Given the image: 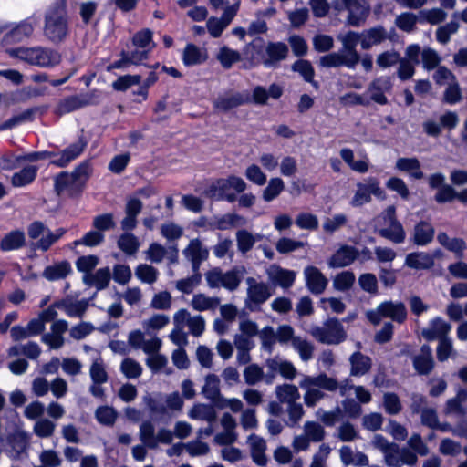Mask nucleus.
Returning <instances> with one entry per match:
<instances>
[{
    "label": "nucleus",
    "instance_id": "20e7f679",
    "mask_svg": "<svg viewBox=\"0 0 467 467\" xmlns=\"http://www.w3.org/2000/svg\"><path fill=\"white\" fill-rule=\"evenodd\" d=\"M377 230L379 235L395 244H403L406 240V231L397 219L396 208L388 206L378 217Z\"/></svg>",
    "mask_w": 467,
    "mask_h": 467
},
{
    "label": "nucleus",
    "instance_id": "6e6d98bb",
    "mask_svg": "<svg viewBox=\"0 0 467 467\" xmlns=\"http://www.w3.org/2000/svg\"><path fill=\"white\" fill-rule=\"evenodd\" d=\"M236 243L238 251L241 254H245L252 250L256 243V239L254 237L253 234L245 229H242L236 232Z\"/></svg>",
    "mask_w": 467,
    "mask_h": 467
},
{
    "label": "nucleus",
    "instance_id": "680f3d73",
    "mask_svg": "<svg viewBox=\"0 0 467 467\" xmlns=\"http://www.w3.org/2000/svg\"><path fill=\"white\" fill-rule=\"evenodd\" d=\"M446 17V12L441 8L425 9L420 12V23L437 25L443 22Z\"/></svg>",
    "mask_w": 467,
    "mask_h": 467
},
{
    "label": "nucleus",
    "instance_id": "a19ab883",
    "mask_svg": "<svg viewBox=\"0 0 467 467\" xmlns=\"http://www.w3.org/2000/svg\"><path fill=\"white\" fill-rule=\"evenodd\" d=\"M57 308L63 309L70 317H82L88 308V302L80 300L77 302H69L60 300L56 302Z\"/></svg>",
    "mask_w": 467,
    "mask_h": 467
},
{
    "label": "nucleus",
    "instance_id": "69168bd1",
    "mask_svg": "<svg viewBox=\"0 0 467 467\" xmlns=\"http://www.w3.org/2000/svg\"><path fill=\"white\" fill-rule=\"evenodd\" d=\"M120 371L127 379H137L142 373V367L133 358H126L120 364Z\"/></svg>",
    "mask_w": 467,
    "mask_h": 467
},
{
    "label": "nucleus",
    "instance_id": "393cba45",
    "mask_svg": "<svg viewBox=\"0 0 467 467\" xmlns=\"http://www.w3.org/2000/svg\"><path fill=\"white\" fill-rule=\"evenodd\" d=\"M361 47L364 50L370 49L373 46H377L388 39V32L383 26H376L361 32Z\"/></svg>",
    "mask_w": 467,
    "mask_h": 467
},
{
    "label": "nucleus",
    "instance_id": "f257e3e1",
    "mask_svg": "<svg viewBox=\"0 0 467 467\" xmlns=\"http://www.w3.org/2000/svg\"><path fill=\"white\" fill-rule=\"evenodd\" d=\"M299 387L305 390L304 402L308 408L315 407L320 400L326 399L327 392L339 391L340 396H347L351 389L357 388L352 379L347 378L342 381L335 377H330L325 372L316 376L304 375L299 382Z\"/></svg>",
    "mask_w": 467,
    "mask_h": 467
},
{
    "label": "nucleus",
    "instance_id": "09e8293b",
    "mask_svg": "<svg viewBox=\"0 0 467 467\" xmlns=\"http://www.w3.org/2000/svg\"><path fill=\"white\" fill-rule=\"evenodd\" d=\"M191 419L206 420L209 423L216 420V413L213 406L206 404H196L189 412Z\"/></svg>",
    "mask_w": 467,
    "mask_h": 467
},
{
    "label": "nucleus",
    "instance_id": "c9c22d12",
    "mask_svg": "<svg viewBox=\"0 0 467 467\" xmlns=\"http://www.w3.org/2000/svg\"><path fill=\"white\" fill-rule=\"evenodd\" d=\"M395 168L400 171L409 172L410 177L415 180H421L424 178V173L420 169V162L416 157L399 158L396 161Z\"/></svg>",
    "mask_w": 467,
    "mask_h": 467
},
{
    "label": "nucleus",
    "instance_id": "de8ad7c7",
    "mask_svg": "<svg viewBox=\"0 0 467 467\" xmlns=\"http://www.w3.org/2000/svg\"><path fill=\"white\" fill-rule=\"evenodd\" d=\"M463 99L462 88L458 82V80L450 82L449 85L446 86L441 101L444 104L448 105H456L460 103Z\"/></svg>",
    "mask_w": 467,
    "mask_h": 467
},
{
    "label": "nucleus",
    "instance_id": "37998d69",
    "mask_svg": "<svg viewBox=\"0 0 467 467\" xmlns=\"http://www.w3.org/2000/svg\"><path fill=\"white\" fill-rule=\"evenodd\" d=\"M67 233L65 228H57L55 232H52L47 228L46 235L42 236L35 244V248L47 252L50 247L57 243L63 235Z\"/></svg>",
    "mask_w": 467,
    "mask_h": 467
},
{
    "label": "nucleus",
    "instance_id": "5fc2aeb1",
    "mask_svg": "<svg viewBox=\"0 0 467 467\" xmlns=\"http://www.w3.org/2000/svg\"><path fill=\"white\" fill-rule=\"evenodd\" d=\"M119 248L125 254H135L140 248L139 239L132 234H122L118 240Z\"/></svg>",
    "mask_w": 467,
    "mask_h": 467
},
{
    "label": "nucleus",
    "instance_id": "e433bc0d",
    "mask_svg": "<svg viewBox=\"0 0 467 467\" xmlns=\"http://www.w3.org/2000/svg\"><path fill=\"white\" fill-rule=\"evenodd\" d=\"M38 23L39 17L36 15L27 17L10 32V37L15 41H21L25 37L30 36Z\"/></svg>",
    "mask_w": 467,
    "mask_h": 467
},
{
    "label": "nucleus",
    "instance_id": "49530a36",
    "mask_svg": "<svg viewBox=\"0 0 467 467\" xmlns=\"http://www.w3.org/2000/svg\"><path fill=\"white\" fill-rule=\"evenodd\" d=\"M220 304L218 297H209L204 294H196L192 296L191 306L196 311L213 310Z\"/></svg>",
    "mask_w": 467,
    "mask_h": 467
},
{
    "label": "nucleus",
    "instance_id": "39448f33",
    "mask_svg": "<svg viewBox=\"0 0 467 467\" xmlns=\"http://www.w3.org/2000/svg\"><path fill=\"white\" fill-rule=\"evenodd\" d=\"M246 188L247 184L241 177L231 175L213 182L205 190V195L212 200L234 202L237 200V196L234 192H230V189H234L236 192L241 193Z\"/></svg>",
    "mask_w": 467,
    "mask_h": 467
},
{
    "label": "nucleus",
    "instance_id": "c756f323",
    "mask_svg": "<svg viewBox=\"0 0 467 467\" xmlns=\"http://www.w3.org/2000/svg\"><path fill=\"white\" fill-rule=\"evenodd\" d=\"M270 280L284 289L290 288L296 279V273L293 270L284 269L277 265H272L268 271Z\"/></svg>",
    "mask_w": 467,
    "mask_h": 467
},
{
    "label": "nucleus",
    "instance_id": "0eeeda50",
    "mask_svg": "<svg viewBox=\"0 0 467 467\" xmlns=\"http://www.w3.org/2000/svg\"><path fill=\"white\" fill-rule=\"evenodd\" d=\"M366 317L374 326L379 325L383 318H389L392 322L403 324L408 318V311L403 302L386 300L375 309L367 311Z\"/></svg>",
    "mask_w": 467,
    "mask_h": 467
},
{
    "label": "nucleus",
    "instance_id": "c85d7f7f",
    "mask_svg": "<svg viewBox=\"0 0 467 467\" xmlns=\"http://www.w3.org/2000/svg\"><path fill=\"white\" fill-rule=\"evenodd\" d=\"M208 59L207 50L203 47H199L194 44L189 43L186 45L183 54L182 61L187 67L201 65Z\"/></svg>",
    "mask_w": 467,
    "mask_h": 467
},
{
    "label": "nucleus",
    "instance_id": "7c9ffc66",
    "mask_svg": "<svg viewBox=\"0 0 467 467\" xmlns=\"http://www.w3.org/2000/svg\"><path fill=\"white\" fill-rule=\"evenodd\" d=\"M110 279L111 273L109 267L99 268L95 273L84 275L82 277V281L86 285L94 286L97 290L107 288Z\"/></svg>",
    "mask_w": 467,
    "mask_h": 467
},
{
    "label": "nucleus",
    "instance_id": "423d86ee",
    "mask_svg": "<svg viewBox=\"0 0 467 467\" xmlns=\"http://www.w3.org/2000/svg\"><path fill=\"white\" fill-rule=\"evenodd\" d=\"M11 54L16 57L40 67H53L61 61L60 54L53 49L36 47L14 49Z\"/></svg>",
    "mask_w": 467,
    "mask_h": 467
},
{
    "label": "nucleus",
    "instance_id": "a211bd4d",
    "mask_svg": "<svg viewBox=\"0 0 467 467\" xmlns=\"http://www.w3.org/2000/svg\"><path fill=\"white\" fill-rule=\"evenodd\" d=\"M435 237V229L429 221L420 220L414 226L410 233V242L417 246H427Z\"/></svg>",
    "mask_w": 467,
    "mask_h": 467
},
{
    "label": "nucleus",
    "instance_id": "7ed1b4c3",
    "mask_svg": "<svg viewBox=\"0 0 467 467\" xmlns=\"http://www.w3.org/2000/svg\"><path fill=\"white\" fill-rule=\"evenodd\" d=\"M69 33L68 16L65 4L54 3L45 15L44 35L54 44H59Z\"/></svg>",
    "mask_w": 467,
    "mask_h": 467
},
{
    "label": "nucleus",
    "instance_id": "72a5a7b5",
    "mask_svg": "<svg viewBox=\"0 0 467 467\" xmlns=\"http://www.w3.org/2000/svg\"><path fill=\"white\" fill-rule=\"evenodd\" d=\"M405 265L412 269H430L434 265V256L426 252H413L407 254Z\"/></svg>",
    "mask_w": 467,
    "mask_h": 467
},
{
    "label": "nucleus",
    "instance_id": "6e6552de",
    "mask_svg": "<svg viewBox=\"0 0 467 467\" xmlns=\"http://www.w3.org/2000/svg\"><path fill=\"white\" fill-rule=\"evenodd\" d=\"M244 268L234 267L223 272L220 267H214L205 273L207 285L210 288L223 287L231 292L235 291L244 277Z\"/></svg>",
    "mask_w": 467,
    "mask_h": 467
},
{
    "label": "nucleus",
    "instance_id": "603ef678",
    "mask_svg": "<svg viewBox=\"0 0 467 467\" xmlns=\"http://www.w3.org/2000/svg\"><path fill=\"white\" fill-rule=\"evenodd\" d=\"M216 58L223 68L229 69L234 63L241 60V55L238 51L224 46L219 49Z\"/></svg>",
    "mask_w": 467,
    "mask_h": 467
},
{
    "label": "nucleus",
    "instance_id": "2eb2a0df",
    "mask_svg": "<svg viewBox=\"0 0 467 467\" xmlns=\"http://www.w3.org/2000/svg\"><path fill=\"white\" fill-rule=\"evenodd\" d=\"M251 102L248 92H229L219 96L213 100V108L216 110L227 112L239 106Z\"/></svg>",
    "mask_w": 467,
    "mask_h": 467
},
{
    "label": "nucleus",
    "instance_id": "ddd939ff",
    "mask_svg": "<svg viewBox=\"0 0 467 467\" xmlns=\"http://www.w3.org/2000/svg\"><path fill=\"white\" fill-rule=\"evenodd\" d=\"M418 462L417 455L409 448H400L397 443L384 453V462L389 467H402L403 465L414 466Z\"/></svg>",
    "mask_w": 467,
    "mask_h": 467
},
{
    "label": "nucleus",
    "instance_id": "3c124183",
    "mask_svg": "<svg viewBox=\"0 0 467 467\" xmlns=\"http://www.w3.org/2000/svg\"><path fill=\"white\" fill-rule=\"evenodd\" d=\"M285 190V183L281 178H271L267 186L264 189L262 198L265 202H272Z\"/></svg>",
    "mask_w": 467,
    "mask_h": 467
},
{
    "label": "nucleus",
    "instance_id": "052dcab7",
    "mask_svg": "<svg viewBox=\"0 0 467 467\" xmlns=\"http://www.w3.org/2000/svg\"><path fill=\"white\" fill-rule=\"evenodd\" d=\"M258 336L261 340L262 348L268 353H272L277 342L276 333L274 327L270 326L265 327L260 330Z\"/></svg>",
    "mask_w": 467,
    "mask_h": 467
},
{
    "label": "nucleus",
    "instance_id": "338daca9",
    "mask_svg": "<svg viewBox=\"0 0 467 467\" xmlns=\"http://www.w3.org/2000/svg\"><path fill=\"white\" fill-rule=\"evenodd\" d=\"M75 184H77V182L71 172L61 171L54 178V190L57 195H60Z\"/></svg>",
    "mask_w": 467,
    "mask_h": 467
},
{
    "label": "nucleus",
    "instance_id": "bb28decb",
    "mask_svg": "<svg viewBox=\"0 0 467 467\" xmlns=\"http://www.w3.org/2000/svg\"><path fill=\"white\" fill-rule=\"evenodd\" d=\"M319 65L323 67H346L353 69L358 64L340 49L338 52H332L321 57Z\"/></svg>",
    "mask_w": 467,
    "mask_h": 467
},
{
    "label": "nucleus",
    "instance_id": "1a4fd4ad",
    "mask_svg": "<svg viewBox=\"0 0 467 467\" xmlns=\"http://www.w3.org/2000/svg\"><path fill=\"white\" fill-rule=\"evenodd\" d=\"M310 334L316 340L327 345H338L347 338L342 323L335 317L327 319L323 326L313 327Z\"/></svg>",
    "mask_w": 467,
    "mask_h": 467
},
{
    "label": "nucleus",
    "instance_id": "8fccbe9b",
    "mask_svg": "<svg viewBox=\"0 0 467 467\" xmlns=\"http://www.w3.org/2000/svg\"><path fill=\"white\" fill-rule=\"evenodd\" d=\"M155 428L151 421L145 420L140 426V439L144 446L149 449H156Z\"/></svg>",
    "mask_w": 467,
    "mask_h": 467
},
{
    "label": "nucleus",
    "instance_id": "a878e982",
    "mask_svg": "<svg viewBox=\"0 0 467 467\" xmlns=\"http://www.w3.org/2000/svg\"><path fill=\"white\" fill-rule=\"evenodd\" d=\"M348 361L350 364L349 375L352 377H362L368 374L372 368V359L360 351L354 352Z\"/></svg>",
    "mask_w": 467,
    "mask_h": 467
},
{
    "label": "nucleus",
    "instance_id": "9b49d317",
    "mask_svg": "<svg viewBox=\"0 0 467 467\" xmlns=\"http://www.w3.org/2000/svg\"><path fill=\"white\" fill-rule=\"evenodd\" d=\"M384 200L386 193L379 186V181L376 177H368L362 182L357 183V190L350 201L353 207H361L371 202V195Z\"/></svg>",
    "mask_w": 467,
    "mask_h": 467
},
{
    "label": "nucleus",
    "instance_id": "cd10ccee",
    "mask_svg": "<svg viewBox=\"0 0 467 467\" xmlns=\"http://www.w3.org/2000/svg\"><path fill=\"white\" fill-rule=\"evenodd\" d=\"M438 243L449 252L453 253L457 258L462 259L464 251L467 248V244L462 238L454 237L451 238L445 232H440L437 234Z\"/></svg>",
    "mask_w": 467,
    "mask_h": 467
},
{
    "label": "nucleus",
    "instance_id": "a18cd8bd",
    "mask_svg": "<svg viewBox=\"0 0 467 467\" xmlns=\"http://www.w3.org/2000/svg\"><path fill=\"white\" fill-rule=\"evenodd\" d=\"M292 70L299 73L306 82L311 83L315 88H318V84L314 80L315 70L308 60L299 59L292 65Z\"/></svg>",
    "mask_w": 467,
    "mask_h": 467
},
{
    "label": "nucleus",
    "instance_id": "79ce46f5",
    "mask_svg": "<svg viewBox=\"0 0 467 467\" xmlns=\"http://www.w3.org/2000/svg\"><path fill=\"white\" fill-rule=\"evenodd\" d=\"M275 395L279 402L290 404L300 399V393L296 386L292 384L277 385Z\"/></svg>",
    "mask_w": 467,
    "mask_h": 467
},
{
    "label": "nucleus",
    "instance_id": "bf43d9fd",
    "mask_svg": "<svg viewBox=\"0 0 467 467\" xmlns=\"http://www.w3.org/2000/svg\"><path fill=\"white\" fill-rule=\"evenodd\" d=\"M441 57L438 52L431 47H424L421 52L422 67L425 70L431 71L440 67Z\"/></svg>",
    "mask_w": 467,
    "mask_h": 467
},
{
    "label": "nucleus",
    "instance_id": "f704fd0d",
    "mask_svg": "<svg viewBox=\"0 0 467 467\" xmlns=\"http://www.w3.org/2000/svg\"><path fill=\"white\" fill-rule=\"evenodd\" d=\"M26 245V234L22 230H14L6 234L0 241V250L9 252Z\"/></svg>",
    "mask_w": 467,
    "mask_h": 467
},
{
    "label": "nucleus",
    "instance_id": "4c0bfd02",
    "mask_svg": "<svg viewBox=\"0 0 467 467\" xmlns=\"http://www.w3.org/2000/svg\"><path fill=\"white\" fill-rule=\"evenodd\" d=\"M251 445V455L253 461L259 466H265L267 463V458L265 456L266 444L264 439L251 434L248 438Z\"/></svg>",
    "mask_w": 467,
    "mask_h": 467
},
{
    "label": "nucleus",
    "instance_id": "f8f14e48",
    "mask_svg": "<svg viewBox=\"0 0 467 467\" xmlns=\"http://www.w3.org/2000/svg\"><path fill=\"white\" fill-rule=\"evenodd\" d=\"M87 146L88 140L80 136L77 141L69 144L64 150L55 151L54 159L50 161V164L58 168H66L84 152Z\"/></svg>",
    "mask_w": 467,
    "mask_h": 467
},
{
    "label": "nucleus",
    "instance_id": "4d7b16f0",
    "mask_svg": "<svg viewBox=\"0 0 467 467\" xmlns=\"http://www.w3.org/2000/svg\"><path fill=\"white\" fill-rule=\"evenodd\" d=\"M135 275L141 282L151 285L157 281L159 271L150 265L140 264L135 269Z\"/></svg>",
    "mask_w": 467,
    "mask_h": 467
},
{
    "label": "nucleus",
    "instance_id": "473e14b6",
    "mask_svg": "<svg viewBox=\"0 0 467 467\" xmlns=\"http://www.w3.org/2000/svg\"><path fill=\"white\" fill-rule=\"evenodd\" d=\"M72 273V267L68 261L63 260L47 266L42 276L48 281H57L66 278Z\"/></svg>",
    "mask_w": 467,
    "mask_h": 467
},
{
    "label": "nucleus",
    "instance_id": "5701e85b",
    "mask_svg": "<svg viewBox=\"0 0 467 467\" xmlns=\"http://www.w3.org/2000/svg\"><path fill=\"white\" fill-rule=\"evenodd\" d=\"M451 329V326L448 322L437 317L429 322L428 327L424 328L421 334L426 340L432 341L446 338Z\"/></svg>",
    "mask_w": 467,
    "mask_h": 467
},
{
    "label": "nucleus",
    "instance_id": "e2e57ef3",
    "mask_svg": "<svg viewBox=\"0 0 467 467\" xmlns=\"http://www.w3.org/2000/svg\"><path fill=\"white\" fill-rule=\"evenodd\" d=\"M92 171L91 161L85 160L81 161L71 173L77 184H84L91 176Z\"/></svg>",
    "mask_w": 467,
    "mask_h": 467
},
{
    "label": "nucleus",
    "instance_id": "58836bf2",
    "mask_svg": "<svg viewBox=\"0 0 467 467\" xmlns=\"http://www.w3.org/2000/svg\"><path fill=\"white\" fill-rule=\"evenodd\" d=\"M220 380L218 376L215 374H209L205 378V383L202 389V393L203 396L210 400L214 406L216 402L223 397L220 392L219 388Z\"/></svg>",
    "mask_w": 467,
    "mask_h": 467
},
{
    "label": "nucleus",
    "instance_id": "f3484780",
    "mask_svg": "<svg viewBox=\"0 0 467 467\" xmlns=\"http://www.w3.org/2000/svg\"><path fill=\"white\" fill-rule=\"evenodd\" d=\"M93 104V95L78 94L66 97L61 99L57 107L56 113L64 115Z\"/></svg>",
    "mask_w": 467,
    "mask_h": 467
},
{
    "label": "nucleus",
    "instance_id": "2f4dec72",
    "mask_svg": "<svg viewBox=\"0 0 467 467\" xmlns=\"http://www.w3.org/2000/svg\"><path fill=\"white\" fill-rule=\"evenodd\" d=\"M344 4L348 11V23L352 26H360L365 22L368 11L357 0H344Z\"/></svg>",
    "mask_w": 467,
    "mask_h": 467
},
{
    "label": "nucleus",
    "instance_id": "f03ea898",
    "mask_svg": "<svg viewBox=\"0 0 467 467\" xmlns=\"http://www.w3.org/2000/svg\"><path fill=\"white\" fill-rule=\"evenodd\" d=\"M244 54L255 65L262 64L266 68H276L288 57L289 48L284 42H268L265 45L262 37H255L246 45Z\"/></svg>",
    "mask_w": 467,
    "mask_h": 467
},
{
    "label": "nucleus",
    "instance_id": "dca6fc26",
    "mask_svg": "<svg viewBox=\"0 0 467 467\" xmlns=\"http://www.w3.org/2000/svg\"><path fill=\"white\" fill-rule=\"evenodd\" d=\"M182 254L191 262L192 272H198L202 263L207 260L209 250L196 238L190 241L187 247L183 249Z\"/></svg>",
    "mask_w": 467,
    "mask_h": 467
},
{
    "label": "nucleus",
    "instance_id": "412c9836",
    "mask_svg": "<svg viewBox=\"0 0 467 467\" xmlns=\"http://www.w3.org/2000/svg\"><path fill=\"white\" fill-rule=\"evenodd\" d=\"M337 39L342 44V52L348 55L357 64L360 60V56L356 47L358 43L361 44L362 34L355 31H348L345 34H339Z\"/></svg>",
    "mask_w": 467,
    "mask_h": 467
},
{
    "label": "nucleus",
    "instance_id": "aec40b11",
    "mask_svg": "<svg viewBox=\"0 0 467 467\" xmlns=\"http://www.w3.org/2000/svg\"><path fill=\"white\" fill-rule=\"evenodd\" d=\"M359 251L351 245H342L329 258L327 265L330 268H340L350 265L358 258Z\"/></svg>",
    "mask_w": 467,
    "mask_h": 467
},
{
    "label": "nucleus",
    "instance_id": "774afa93",
    "mask_svg": "<svg viewBox=\"0 0 467 467\" xmlns=\"http://www.w3.org/2000/svg\"><path fill=\"white\" fill-rule=\"evenodd\" d=\"M298 352L303 361H308L313 357L314 346L306 339L296 337L291 345Z\"/></svg>",
    "mask_w": 467,
    "mask_h": 467
},
{
    "label": "nucleus",
    "instance_id": "864d4df0",
    "mask_svg": "<svg viewBox=\"0 0 467 467\" xmlns=\"http://www.w3.org/2000/svg\"><path fill=\"white\" fill-rule=\"evenodd\" d=\"M418 22H420V16L410 12L401 13L395 19L396 26L407 33L413 32Z\"/></svg>",
    "mask_w": 467,
    "mask_h": 467
},
{
    "label": "nucleus",
    "instance_id": "4468645a",
    "mask_svg": "<svg viewBox=\"0 0 467 467\" xmlns=\"http://www.w3.org/2000/svg\"><path fill=\"white\" fill-rule=\"evenodd\" d=\"M393 83L389 76H380L374 78L368 86L367 93L369 94L370 102L373 101L379 105H387L389 99L386 93L392 90Z\"/></svg>",
    "mask_w": 467,
    "mask_h": 467
},
{
    "label": "nucleus",
    "instance_id": "6ab92c4d",
    "mask_svg": "<svg viewBox=\"0 0 467 467\" xmlns=\"http://www.w3.org/2000/svg\"><path fill=\"white\" fill-rule=\"evenodd\" d=\"M306 285L314 295L322 294L327 286L328 279L316 266H306L304 270Z\"/></svg>",
    "mask_w": 467,
    "mask_h": 467
},
{
    "label": "nucleus",
    "instance_id": "b1692460",
    "mask_svg": "<svg viewBox=\"0 0 467 467\" xmlns=\"http://www.w3.org/2000/svg\"><path fill=\"white\" fill-rule=\"evenodd\" d=\"M245 219L237 213H226L221 216H214L207 222L206 225L212 230H228L237 225H244Z\"/></svg>",
    "mask_w": 467,
    "mask_h": 467
},
{
    "label": "nucleus",
    "instance_id": "0e129e2a",
    "mask_svg": "<svg viewBox=\"0 0 467 467\" xmlns=\"http://www.w3.org/2000/svg\"><path fill=\"white\" fill-rule=\"evenodd\" d=\"M304 433L313 442H320L324 440L326 431L318 422L306 421L304 424Z\"/></svg>",
    "mask_w": 467,
    "mask_h": 467
},
{
    "label": "nucleus",
    "instance_id": "4be33fe9",
    "mask_svg": "<svg viewBox=\"0 0 467 467\" xmlns=\"http://www.w3.org/2000/svg\"><path fill=\"white\" fill-rule=\"evenodd\" d=\"M434 359L431 347L424 344L420 348V353L412 358V365L419 375H429L434 368Z\"/></svg>",
    "mask_w": 467,
    "mask_h": 467
},
{
    "label": "nucleus",
    "instance_id": "ea45409f",
    "mask_svg": "<svg viewBox=\"0 0 467 467\" xmlns=\"http://www.w3.org/2000/svg\"><path fill=\"white\" fill-rule=\"evenodd\" d=\"M38 168L35 165H28L12 176L11 182L14 187H24L32 183L36 178Z\"/></svg>",
    "mask_w": 467,
    "mask_h": 467
},
{
    "label": "nucleus",
    "instance_id": "c03bdc74",
    "mask_svg": "<svg viewBox=\"0 0 467 467\" xmlns=\"http://www.w3.org/2000/svg\"><path fill=\"white\" fill-rule=\"evenodd\" d=\"M143 401L152 415L161 417L167 414L165 400L161 394H147L143 397Z\"/></svg>",
    "mask_w": 467,
    "mask_h": 467
},
{
    "label": "nucleus",
    "instance_id": "13d9d810",
    "mask_svg": "<svg viewBox=\"0 0 467 467\" xmlns=\"http://www.w3.org/2000/svg\"><path fill=\"white\" fill-rule=\"evenodd\" d=\"M356 280L355 275L351 271H343L337 274L333 280V287L340 292L348 291Z\"/></svg>",
    "mask_w": 467,
    "mask_h": 467
},
{
    "label": "nucleus",
    "instance_id": "9d476101",
    "mask_svg": "<svg viewBox=\"0 0 467 467\" xmlns=\"http://www.w3.org/2000/svg\"><path fill=\"white\" fill-rule=\"evenodd\" d=\"M246 284L248 287L245 307L251 312L258 311L260 306L273 296V290L268 284L258 282L254 277L246 278Z\"/></svg>",
    "mask_w": 467,
    "mask_h": 467
}]
</instances>
